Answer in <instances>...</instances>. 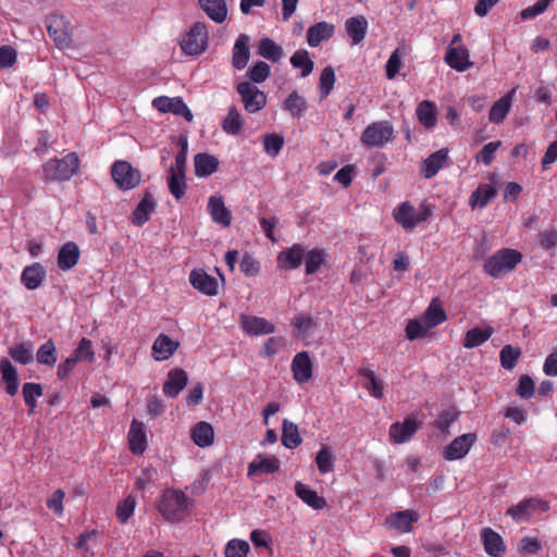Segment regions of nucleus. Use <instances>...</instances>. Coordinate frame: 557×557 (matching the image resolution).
<instances>
[{
    "mask_svg": "<svg viewBox=\"0 0 557 557\" xmlns=\"http://www.w3.org/2000/svg\"><path fill=\"white\" fill-rule=\"evenodd\" d=\"M47 29L49 36L60 46H69L71 42L72 25L63 16L51 14L47 18Z\"/></svg>",
    "mask_w": 557,
    "mask_h": 557,
    "instance_id": "nucleus-9",
    "label": "nucleus"
},
{
    "mask_svg": "<svg viewBox=\"0 0 557 557\" xmlns=\"http://www.w3.org/2000/svg\"><path fill=\"white\" fill-rule=\"evenodd\" d=\"M201 9L215 23H223L227 16L225 0H198Z\"/></svg>",
    "mask_w": 557,
    "mask_h": 557,
    "instance_id": "nucleus-33",
    "label": "nucleus"
},
{
    "mask_svg": "<svg viewBox=\"0 0 557 557\" xmlns=\"http://www.w3.org/2000/svg\"><path fill=\"white\" fill-rule=\"evenodd\" d=\"M188 376L184 369L175 368L168 373L163 385V393L171 398H175L187 385Z\"/></svg>",
    "mask_w": 557,
    "mask_h": 557,
    "instance_id": "nucleus-16",
    "label": "nucleus"
},
{
    "mask_svg": "<svg viewBox=\"0 0 557 557\" xmlns=\"http://www.w3.org/2000/svg\"><path fill=\"white\" fill-rule=\"evenodd\" d=\"M258 54L275 63L283 58L284 51L273 39L265 37L258 44Z\"/></svg>",
    "mask_w": 557,
    "mask_h": 557,
    "instance_id": "nucleus-39",
    "label": "nucleus"
},
{
    "mask_svg": "<svg viewBox=\"0 0 557 557\" xmlns=\"http://www.w3.org/2000/svg\"><path fill=\"white\" fill-rule=\"evenodd\" d=\"M270 65L264 61H257L253 66L247 71L250 83L261 84L267 81L270 75Z\"/></svg>",
    "mask_w": 557,
    "mask_h": 557,
    "instance_id": "nucleus-55",
    "label": "nucleus"
},
{
    "mask_svg": "<svg viewBox=\"0 0 557 557\" xmlns=\"http://www.w3.org/2000/svg\"><path fill=\"white\" fill-rule=\"evenodd\" d=\"M281 441L286 448L293 449L298 447L301 444L298 426L285 419L282 425Z\"/></svg>",
    "mask_w": 557,
    "mask_h": 557,
    "instance_id": "nucleus-44",
    "label": "nucleus"
},
{
    "mask_svg": "<svg viewBox=\"0 0 557 557\" xmlns=\"http://www.w3.org/2000/svg\"><path fill=\"white\" fill-rule=\"evenodd\" d=\"M419 515L413 510H401L391 515L386 523L401 533H408L412 529V523L418 521Z\"/></svg>",
    "mask_w": 557,
    "mask_h": 557,
    "instance_id": "nucleus-21",
    "label": "nucleus"
},
{
    "mask_svg": "<svg viewBox=\"0 0 557 557\" xmlns=\"http://www.w3.org/2000/svg\"><path fill=\"white\" fill-rule=\"evenodd\" d=\"M494 333V329L492 326H487L485 329L473 327L469 330L463 338V347L466 348H474L484 344Z\"/></svg>",
    "mask_w": 557,
    "mask_h": 557,
    "instance_id": "nucleus-40",
    "label": "nucleus"
},
{
    "mask_svg": "<svg viewBox=\"0 0 557 557\" xmlns=\"http://www.w3.org/2000/svg\"><path fill=\"white\" fill-rule=\"evenodd\" d=\"M334 35V25L325 21L310 26L307 30V42L310 47H318L321 41Z\"/></svg>",
    "mask_w": 557,
    "mask_h": 557,
    "instance_id": "nucleus-25",
    "label": "nucleus"
},
{
    "mask_svg": "<svg viewBox=\"0 0 557 557\" xmlns=\"http://www.w3.org/2000/svg\"><path fill=\"white\" fill-rule=\"evenodd\" d=\"M37 361L46 366H54L57 362L55 346L52 339L44 343L37 351Z\"/></svg>",
    "mask_w": 557,
    "mask_h": 557,
    "instance_id": "nucleus-53",
    "label": "nucleus"
},
{
    "mask_svg": "<svg viewBox=\"0 0 557 557\" xmlns=\"http://www.w3.org/2000/svg\"><path fill=\"white\" fill-rule=\"evenodd\" d=\"M347 35L351 38L352 45L360 44L367 34L368 21L364 16H352L345 22Z\"/></svg>",
    "mask_w": 557,
    "mask_h": 557,
    "instance_id": "nucleus-30",
    "label": "nucleus"
},
{
    "mask_svg": "<svg viewBox=\"0 0 557 557\" xmlns=\"http://www.w3.org/2000/svg\"><path fill=\"white\" fill-rule=\"evenodd\" d=\"M193 500L183 492L166 490L158 506V510L170 522L182 521L189 512Z\"/></svg>",
    "mask_w": 557,
    "mask_h": 557,
    "instance_id": "nucleus-1",
    "label": "nucleus"
},
{
    "mask_svg": "<svg viewBox=\"0 0 557 557\" xmlns=\"http://www.w3.org/2000/svg\"><path fill=\"white\" fill-rule=\"evenodd\" d=\"M191 438L199 447H207L213 443L214 431L210 423L206 421L198 422L191 429Z\"/></svg>",
    "mask_w": 557,
    "mask_h": 557,
    "instance_id": "nucleus-38",
    "label": "nucleus"
},
{
    "mask_svg": "<svg viewBox=\"0 0 557 557\" xmlns=\"http://www.w3.org/2000/svg\"><path fill=\"white\" fill-rule=\"evenodd\" d=\"M516 94V88H512L507 94H505L503 97H500L494 104L492 106L490 110L488 119L494 124H500L506 115L508 114L512 98Z\"/></svg>",
    "mask_w": 557,
    "mask_h": 557,
    "instance_id": "nucleus-26",
    "label": "nucleus"
},
{
    "mask_svg": "<svg viewBox=\"0 0 557 557\" xmlns=\"http://www.w3.org/2000/svg\"><path fill=\"white\" fill-rule=\"evenodd\" d=\"M295 494L309 507L319 510L323 509L326 506V500L324 497L319 496L314 490H311L309 486L301 482H296L295 484Z\"/></svg>",
    "mask_w": 557,
    "mask_h": 557,
    "instance_id": "nucleus-29",
    "label": "nucleus"
},
{
    "mask_svg": "<svg viewBox=\"0 0 557 557\" xmlns=\"http://www.w3.org/2000/svg\"><path fill=\"white\" fill-rule=\"evenodd\" d=\"M248 113H256L267 106V96L250 82H242L236 87Z\"/></svg>",
    "mask_w": 557,
    "mask_h": 557,
    "instance_id": "nucleus-7",
    "label": "nucleus"
},
{
    "mask_svg": "<svg viewBox=\"0 0 557 557\" xmlns=\"http://www.w3.org/2000/svg\"><path fill=\"white\" fill-rule=\"evenodd\" d=\"M420 422L416 416H409L403 423L395 422L389 428V437L396 444L408 442L419 429Z\"/></svg>",
    "mask_w": 557,
    "mask_h": 557,
    "instance_id": "nucleus-13",
    "label": "nucleus"
},
{
    "mask_svg": "<svg viewBox=\"0 0 557 557\" xmlns=\"http://www.w3.org/2000/svg\"><path fill=\"white\" fill-rule=\"evenodd\" d=\"M111 174L116 185L124 189L135 188L140 184V172L134 169L127 161H116L111 168Z\"/></svg>",
    "mask_w": 557,
    "mask_h": 557,
    "instance_id": "nucleus-8",
    "label": "nucleus"
},
{
    "mask_svg": "<svg viewBox=\"0 0 557 557\" xmlns=\"http://www.w3.org/2000/svg\"><path fill=\"white\" fill-rule=\"evenodd\" d=\"M431 215L428 207H421L419 211L409 202L405 201L394 211V218L406 231H412L420 222Z\"/></svg>",
    "mask_w": 557,
    "mask_h": 557,
    "instance_id": "nucleus-6",
    "label": "nucleus"
},
{
    "mask_svg": "<svg viewBox=\"0 0 557 557\" xmlns=\"http://www.w3.org/2000/svg\"><path fill=\"white\" fill-rule=\"evenodd\" d=\"M522 255L510 248H503L488 257L484 264V271L492 277H499L510 271L521 261Z\"/></svg>",
    "mask_w": 557,
    "mask_h": 557,
    "instance_id": "nucleus-3",
    "label": "nucleus"
},
{
    "mask_svg": "<svg viewBox=\"0 0 557 557\" xmlns=\"http://www.w3.org/2000/svg\"><path fill=\"white\" fill-rule=\"evenodd\" d=\"M496 188L488 184L480 185L470 196V205L472 208L476 206L484 208L490 200L496 196Z\"/></svg>",
    "mask_w": 557,
    "mask_h": 557,
    "instance_id": "nucleus-43",
    "label": "nucleus"
},
{
    "mask_svg": "<svg viewBox=\"0 0 557 557\" xmlns=\"http://www.w3.org/2000/svg\"><path fill=\"white\" fill-rule=\"evenodd\" d=\"M79 158L75 152L62 159H52L42 166L46 181H69L79 171Z\"/></svg>",
    "mask_w": 557,
    "mask_h": 557,
    "instance_id": "nucleus-2",
    "label": "nucleus"
},
{
    "mask_svg": "<svg viewBox=\"0 0 557 557\" xmlns=\"http://www.w3.org/2000/svg\"><path fill=\"white\" fill-rule=\"evenodd\" d=\"M305 257V247L295 244L277 255V267L281 270H295L300 267Z\"/></svg>",
    "mask_w": 557,
    "mask_h": 557,
    "instance_id": "nucleus-15",
    "label": "nucleus"
},
{
    "mask_svg": "<svg viewBox=\"0 0 557 557\" xmlns=\"http://www.w3.org/2000/svg\"><path fill=\"white\" fill-rule=\"evenodd\" d=\"M476 441L475 433H467L456 437L443 451L446 460H458L463 458Z\"/></svg>",
    "mask_w": 557,
    "mask_h": 557,
    "instance_id": "nucleus-12",
    "label": "nucleus"
},
{
    "mask_svg": "<svg viewBox=\"0 0 557 557\" xmlns=\"http://www.w3.org/2000/svg\"><path fill=\"white\" fill-rule=\"evenodd\" d=\"M242 324L244 330L250 335H263L274 332L273 324L259 317H244Z\"/></svg>",
    "mask_w": 557,
    "mask_h": 557,
    "instance_id": "nucleus-37",
    "label": "nucleus"
},
{
    "mask_svg": "<svg viewBox=\"0 0 557 557\" xmlns=\"http://www.w3.org/2000/svg\"><path fill=\"white\" fill-rule=\"evenodd\" d=\"M264 150L270 156H277L283 148L284 138L277 134H265L263 137Z\"/></svg>",
    "mask_w": 557,
    "mask_h": 557,
    "instance_id": "nucleus-62",
    "label": "nucleus"
},
{
    "mask_svg": "<svg viewBox=\"0 0 557 557\" xmlns=\"http://www.w3.org/2000/svg\"><path fill=\"white\" fill-rule=\"evenodd\" d=\"M317 467L321 473H327L333 470V456L329 447L323 446L315 458Z\"/></svg>",
    "mask_w": 557,
    "mask_h": 557,
    "instance_id": "nucleus-63",
    "label": "nucleus"
},
{
    "mask_svg": "<svg viewBox=\"0 0 557 557\" xmlns=\"http://www.w3.org/2000/svg\"><path fill=\"white\" fill-rule=\"evenodd\" d=\"M394 133L389 122H373L364 128L360 141L367 148L383 147L394 139Z\"/></svg>",
    "mask_w": 557,
    "mask_h": 557,
    "instance_id": "nucleus-4",
    "label": "nucleus"
},
{
    "mask_svg": "<svg viewBox=\"0 0 557 557\" xmlns=\"http://www.w3.org/2000/svg\"><path fill=\"white\" fill-rule=\"evenodd\" d=\"M244 121L236 107L228 109L227 115L223 119L221 126L222 129L230 135H238L243 128Z\"/></svg>",
    "mask_w": 557,
    "mask_h": 557,
    "instance_id": "nucleus-45",
    "label": "nucleus"
},
{
    "mask_svg": "<svg viewBox=\"0 0 557 557\" xmlns=\"http://www.w3.org/2000/svg\"><path fill=\"white\" fill-rule=\"evenodd\" d=\"M177 347V342L165 334H160L152 345V355L156 360H166L176 351Z\"/></svg>",
    "mask_w": 557,
    "mask_h": 557,
    "instance_id": "nucleus-31",
    "label": "nucleus"
},
{
    "mask_svg": "<svg viewBox=\"0 0 557 557\" xmlns=\"http://www.w3.org/2000/svg\"><path fill=\"white\" fill-rule=\"evenodd\" d=\"M446 63L456 71L463 72L472 65L469 61L468 49L460 47H448L445 54Z\"/></svg>",
    "mask_w": 557,
    "mask_h": 557,
    "instance_id": "nucleus-22",
    "label": "nucleus"
},
{
    "mask_svg": "<svg viewBox=\"0 0 557 557\" xmlns=\"http://www.w3.org/2000/svg\"><path fill=\"white\" fill-rule=\"evenodd\" d=\"M422 320L430 327L433 329L446 320V313L440 306L437 299H433L425 310Z\"/></svg>",
    "mask_w": 557,
    "mask_h": 557,
    "instance_id": "nucleus-46",
    "label": "nucleus"
},
{
    "mask_svg": "<svg viewBox=\"0 0 557 557\" xmlns=\"http://www.w3.org/2000/svg\"><path fill=\"white\" fill-rule=\"evenodd\" d=\"M520 356V348L512 347L511 345H505L499 354L502 367L506 370H512Z\"/></svg>",
    "mask_w": 557,
    "mask_h": 557,
    "instance_id": "nucleus-52",
    "label": "nucleus"
},
{
    "mask_svg": "<svg viewBox=\"0 0 557 557\" xmlns=\"http://www.w3.org/2000/svg\"><path fill=\"white\" fill-rule=\"evenodd\" d=\"M417 117L426 128L436 125V107L432 101L423 100L417 108Z\"/></svg>",
    "mask_w": 557,
    "mask_h": 557,
    "instance_id": "nucleus-42",
    "label": "nucleus"
},
{
    "mask_svg": "<svg viewBox=\"0 0 557 557\" xmlns=\"http://www.w3.org/2000/svg\"><path fill=\"white\" fill-rule=\"evenodd\" d=\"M10 357L21 364H28L33 361V345L30 343H21L9 349Z\"/></svg>",
    "mask_w": 557,
    "mask_h": 557,
    "instance_id": "nucleus-49",
    "label": "nucleus"
},
{
    "mask_svg": "<svg viewBox=\"0 0 557 557\" xmlns=\"http://www.w3.org/2000/svg\"><path fill=\"white\" fill-rule=\"evenodd\" d=\"M280 469V461L276 457H261L258 456L248 467V475H253L257 472L273 473Z\"/></svg>",
    "mask_w": 557,
    "mask_h": 557,
    "instance_id": "nucleus-41",
    "label": "nucleus"
},
{
    "mask_svg": "<svg viewBox=\"0 0 557 557\" xmlns=\"http://www.w3.org/2000/svg\"><path fill=\"white\" fill-rule=\"evenodd\" d=\"M129 448L134 454H143L146 449L144 423L133 420L128 432Z\"/></svg>",
    "mask_w": 557,
    "mask_h": 557,
    "instance_id": "nucleus-36",
    "label": "nucleus"
},
{
    "mask_svg": "<svg viewBox=\"0 0 557 557\" xmlns=\"http://www.w3.org/2000/svg\"><path fill=\"white\" fill-rule=\"evenodd\" d=\"M292 371L296 382L302 384L312 377V361L307 351L298 352L292 361Z\"/></svg>",
    "mask_w": 557,
    "mask_h": 557,
    "instance_id": "nucleus-18",
    "label": "nucleus"
},
{
    "mask_svg": "<svg viewBox=\"0 0 557 557\" xmlns=\"http://www.w3.org/2000/svg\"><path fill=\"white\" fill-rule=\"evenodd\" d=\"M136 506V499L133 496H127L123 502L117 505L116 517L121 523H126L133 516Z\"/></svg>",
    "mask_w": 557,
    "mask_h": 557,
    "instance_id": "nucleus-60",
    "label": "nucleus"
},
{
    "mask_svg": "<svg viewBox=\"0 0 557 557\" xmlns=\"http://www.w3.org/2000/svg\"><path fill=\"white\" fill-rule=\"evenodd\" d=\"M448 157V149H440L430 154L423 162L422 174L425 178L435 176L438 171L444 166Z\"/></svg>",
    "mask_w": 557,
    "mask_h": 557,
    "instance_id": "nucleus-27",
    "label": "nucleus"
},
{
    "mask_svg": "<svg viewBox=\"0 0 557 557\" xmlns=\"http://www.w3.org/2000/svg\"><path fill=\"white\" fill-rule=\"evenodd\" d=\"M46 270L42 264L36 262L27 265L21 274L22 284L29 290H34L41 286L46 278Z\"/></svg>",
    "mask_w": 557,
    "mask_h": 557,
    "instance_id": "nucleus-20",
    "label": "nucleus"
},
{
    "mask_svg": "<svg viewBox=\"0 0 557 557\" xmlns=\"http://www.w3.org/2000/svg\"><path fill=\"white\" fill-rule=\"evenodd\" d=\"M195 174L198 177H207L214 173L219 168V160L208 153H197L194 158Z\"/></svg>",
    "mask_w": 557,
    "mask_h": 557,
    "instance_id": "nucleus-34",
    "label": "nucleus"
},
{
    "mask_svg": "<svg viewBox=\"0 0 557 557\" xmlns=\"http://www.w3.org/2000/svg\"><path fill=\"white\" fill-rule=\"evenodd\" d=\"M282 107L290 114L292 117L300 119L308 109V102L304 96H301L297 90H294L284 100Z\"/></svg>",
    "mask_w": 557,
    "mask_h": 557,
    "instance_id": "nucleus-32",
    "label": "nucleus"
},
{
    "mask_svg": "<svg viewBox=\"0 0 557 557\" xmlns=\"http://www.w3.org/2000/svg\"><path fill=\"white\" fill-rule=\"evenodd\" d=\"M249 544L243 540H231L225 547V557H246L249 552Z\"/></svg>",
    "mask_w": 557,
    "mask_h": 557,
    "instance_id": "nucleus-58",
    "label": "nucleus"
},
{
    "mask_svg": "<svg viewBox=\"0 0 557 557\" xmlns=\"http://www.w3.org/2000/svg\"><path fill=\"white\" fill-rule=\"evenodd\" d=\"M250 38L246 34H240L234 44L232 54V65L236 70H243L247 66L250 59L249 50Z\"/></svg>",
    "mask_w": 557,
    "mask_h": 557,
    "instance_id": "nucleus-19",
    "label": "nucleus"
},
{
    "mask_svg": "<svg viewBox=\"0 0 557 557\" xmlns=\"http://www.w3.org/2000/svg\"><path fill=\"white\" fill-rule=\"evenodd\" d=\"M459 412L455 408L444 410L435 421V426L443 433H447L450 425L458 419Z\"/></svg>",
    "mask_w": 557,
    "mask_h": 557,
    "instance_id": "nucleus-61",
    "label": "nucleus"
},
{
    "mask_svg": "<svg viewBox=\"0 0 557 557\" xmlns=\"http://www.w3.org/2000/svg\"><path fill=\"white\" fill-rule=\"evenodd\" d=\"M305 263H306V273L313 274L315 273L322 264L326 261V255L322 249H312L309 251H305Z\"/></svg>",
    "mask_w": 557,
    "mask_h": 557,
    "instance_id": "nucleus-50",
    "label": "nucleus"
},
{
    "mask_svg": "<svg viewBox=\"0 0 557 557\" xmlns=\"http://www.w3.org/2000/svg\"><path fill=\"white\" fill-rule=\"evenodd\" d=\"M79 248L73 242L64 244L58 253V267L63 271L73 269L79 259Z\"/></svg>",
    "mask_w": 557,
    "mask_h": 557,
    "instance_id": "nucleus-24",
    "label": "nucleus"
},
{
    "mask_svg": "<svg viewBox=\"0 0 557 557\" xmlns=\"http://www.w3.org/2000/svg\"><path fill=\"white\" fill-rule=\"evenodd\" d=\"M23 398L25 401V405L28 407V413H34L36 409V398L42 396L44 389L42 386L38 383H25L22 388Z\"/></svg>",
    "mask_w": 557,
    "mask_h": 557,
    "instance_id": "nucleus-48",
    "label": "nucleus"
},
{
    "mask_svg": "<svg viewBox=\"0 0 557 557\" xmlns=\"http://www.w3.org/2000/svg\"><path fill=\"white\" fill-rule=\"evenodd\" d=\"M290 64L296 69H301V77H307L313 70V62L307 50H297L290 57Z\"/></svg>",
    "mask_w": 557,
    "mask_h": 557,
    "instance_id": "nucleus-51",
    "label": "nucleus"
},
{
    "mask_svg": "<svg viewBox=\"0 0 557 557\" xmlns=\"http://www.w3.org/2000/svg\"><path fill=\"white\" fill-rule=\"evenodd\" d=\"M185 175L178 173H170L169 189L176 200H180L186 193Z\"/></svg>",
    "mask_w": 557,
    "mask_h": 557,
    "instance_id": "nucleus-57",
    "label": "nucleus"
},
{
    "mask_svg": "<svg viewBox=\"0 0 557 557\" xmlns=\"http://www.w3.org/2000/svg\"><path fill=\"white\" fill-rule=\"evenodd\" d=\"M334 84H335V72H334L333 67H331V66L324 67L320 75V83H319L321 99H324L330 95V92L334 88Z\"/></svg>",
    "mask_w": 557,
    "mask_h": 557,
    "instance_id": "nucleus-54",
    "label": "nucleus"
},
{
    "mask_svg": "<svg viewBox=\"0 0 557 557\" xmlns=\"http://www.w3.org/2000/svg\"><path fill=\"white\" fill-rule=\"evenodd\" d=\"M537 509L541 511H547L549 509V505L547 502L540 498L530 497L509 507L506 515L510 516L516 521L529 520Z\"/></svg>",
    "mask_w": 557,
    "mask_h": 557,
    "instance_id": "nucleus-10",
    "label": "nucleus"
},
{
    "mask_svg": "<svg viewBox=\"0 0 557 557\" xmlns=\"http://www.w3.org/2000/svg\"><path fill=\"white\" fill-rule=\"evenodd\" d=\"M184 53L198 55L208 47V30L203 22H196L181 41Z\"/></svg>",
    "mask_w": 557,
    "mask_h": 557,
    "instance_id": "nucleus-5",
    "label": "nucleus"
},
{
    "mask_svg": "<svg viewBox=\"0 0 557 557\" xmlns=\"http://www.w3.org/2000/svg\"><path fill=\"white\" fill-rule=\"evenodd\" d=\"M482 540L486 554L493 557H502L505 546L502 536L490 528L482 530Z\"/></svg>",
    "mask_w": 557,
    "mask_h": 557,
    "instance_id": "nucleus-28",
    "label": "nucleus"
},
{
    "mask_svg": "<svg viewBox=\"0 0 557 557\" xmlns=\"http://www.w3.org/2000/svg\"><path fill=\"white\" fill-rule=\"evenodd\" d=\"M502 145L500 140L487 143L476 154V161L490 165L495 158V152Z\"/></svg>",
    "mask_w": 557,
    "mask_h": 557,
    "instance_id": "nucleus-64",
    "label": "nucleus"
},
{
    "mask_svg": "<svg viewBox=\"0 0 557 557\" xmlns=\"http://www.w3.org/2000/svg\"><path fill=\"white\" fill-rule=\"evenodd\" d=\"M1 382L4 384V391L8 395H16L20 386V379L16 368L8 358L0 360Z\"/></svg>",
    "mask_w": 557,
    "mask_h": 557,
    "instance_id": "nucleus-17",
    "label": "nucleus"
},
{
    "mask_svg": "<svg viewBox=\"0 0 557 557\" xmlns=\"http://www.w3.org/2000/svg\"><path fill=\"white\" fill-rule=\"evenodd\" d=\"M292 325L297 330L299 336L305 337L315 326V322L308 314H298L293 319Z\"/></svg>",
    "mask_w": 557,
    "mask_h": 557,
    "instance_id": "nucleus-59",
    "label": "nucleus"
},
{
    "mask_svg": "<svg viewBox=\"0 0 557 557\" xmlns=\"http://www.w3.org/2000/svg\"><path fill=\"white\" fill-rule=\"evenodd\" d=\"M152 106L160 112H171L175 115L185 117L186 121L191 122L194 115L187 104L181 97L170 98L166 96L157 97L152 101Z\"/></svg>",
    "mask_w": 557,
    "mask_h": 557,
    "instance_id": "nucleus-11",
    "label": "nucleus"
},
{
    "mask_svg": "<svg viewBox=\"0 0 557 557\" xmlns=\"http://www.w3.org/2000/svg\"><path fill=\"white\" fill-rule=\"evenodd\" d=\"M208 211L215 223L225 227L231 225L232 213L225 207L222 197L211 196L208 201Z\"/></svg>",
    "mask_w": 557,
    "mask_h": 557,
    "instance_id": "nucleus-23",
    "label": "nucleus"
},
{
    "mask_svg": "<svg viewBox=\"0 0 557 557\" xmlns=\"http://www.w3.org/2000/svg\"><path fill=\"white\" fill-rule=\"evenodd\" d=\"M156 207L154 200L150 193H146L144 198L137 205L133 212L132 221L136 225H144L150 218Z\"/></svg>",
    "mask_w": 557,
    "mask_h": 557,
    "instance_id": "nucleus-35",
    "label": "nucleus"
},
{
    "mask_svg": "<svg viewBox=\"0 0 557 557\" xmlns=\"http://www.w3.org/2000/svg\"><path fill=\"white\" fill-rule=\"evenodd\" d=\"M358 374L368 380L363 387L368 389L373 397L379 399L383 397L384 384L382 381L376 379L372 370L360 368L358 370Z\"/></svg>",
    "mask_w": 557,
    "mask_h": 557,
    "instance_id": "nucleus-47",
    "label": "nucleus"
},
{
    "mask_svg": "<svg viewBox=\"0 0 557 557\" xmlns=\"http://www.w3.org/2000/svg\"><path fill=\"white\" fill-rule=\"evenodd\" d=\"M191 286L207 296L218 294V281L202 269H195L189 274Z\"/></svg>",
    "mask_w": 557,
    "mask_h": 557,
    "instance_id": "nucleus-14",
    "label": "nucleus"
},
{
    "mask_svg": "<svg viewBox=\"0 0 557 557\" xmlns=\"http://www.w3.org/2000/svg\"><path fill=\"white\" fill-rule=\"evenodd\" d=\"M429 330H431L422 320L413 319L410 320L406 326V337L409 341H414L421 337H424Z\"/></svg>",
    "mask_w": 557,
    "mask_h": 557,
    "instance_id": "nucleus-56",
    "label": "nucleus"
}]
</instances>
